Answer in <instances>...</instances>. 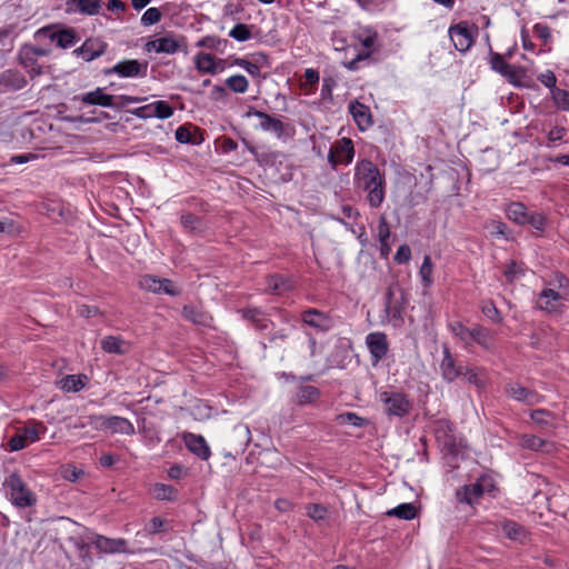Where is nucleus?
Instances as JSON below:
<instances>
[{
    "mask_svg": "<svg viewBox=\"0 0 569 569\" xmlns=\"http://www.w3.org/2000/svg\"><path fill=\"white\" fill-rule=\"evenodd\" d=\"M87 379L84 375H68L61 379L60 387L67 392H77L86 386Z\"/></svg>",
    "mask_w": 569,
    "mask_h": 569,
    "instance_id": "nucleus-37",
    "label": "nucleus"
},
{
    "mask_svg": "<svg viewBox=\"0 0 569 569\" xmlns=\"http://www.w3.org/2000/svg\"><path fill=\"white\" fill-rule=\"evenodd\" d=\"M148 71V62H140L136 59L123 60L114 64L106 73H117L121 78L146 77Z\"/></svg>",
    "mask_w": 569,
    "mask_h": 569,
    "instance_id": "nucleus-14",
    "label": "nucleus"
},
{
    "mask_svg": "<svg viewBox=\"0 0 569 569\" xmlns=\"http://www.w3.org/2000/svg\"><path fill=\"white\" fill-rule=\"evenodd\" d=\"M305 82H302L301 89L303 90L305 94H312L317 90V86L319 83V72L316 69L308 68L305 70Z\"/></svg>",
    "mask_w": 569,
    "mask_h": 569,
    "instance_id": "nucleus-40",
    "label": "nucleus"
},
{
    "mask_svg": "<svg viewBox=\"0 0 569 569\" xmlns=\"http://www.w3.org/2000/svg\"><path fill=\"white\" fill-rule=\"evenodd\" d=\"M246 117H257L259 118V129L262 131L271 132L277 138H282L284 136H292L295 130L293 128L288 124L283 123L281 119L273 117L264 111H260L254 109L253 107H250L248 111L246 112Z\"/></svg>",
    "mask_w": 569,
    "mask_h": 569,
    "instance_id": "nucleus-5",
    "label": "nucleus"
},
{
    "mask_svg": "<svg viewBox=\"0 0 569 569\" xmlns=\"http://www.w3.org/2000/svg\"><path fill=\"white\" fill-rule=\"evenodd\" d=\"M3 486L11 498H30V490L22 478L17 473H11L6 478Z\"/></svg>",
    "mask_w": 569,
    "mask_h": 569,
    "instance_id": "nucleus-24",
    "label": "nucleus"
},
{
    "mask_svg": "<svg viewBox=\"0 0 569 569\" xmlns=\"http://www.w3.org/2000/svg\"><path fill=\"white\" fill-rule=\"evenodd\" d=\"M353 183L357 189L367 193L368 204L377 209L386 198V177L371 160H360L356 163Z\"/></svg>",
    "mask_w": 569,
    "mask_h": 569,
    "instance_id": "nucleus-1",
    "label": "nucleus"
},
{
    "mask_svg": "<svg viewBox=\"0 0 569 569\" xmlns=\"http://www.w3.org/2000/svg\"><path fill=\"white\" fill-rule=\"evenodd\" d=\"M567 300L568 298L558 290L546 288L540 292L537 305L541 310L549 313H560L562 311L563 301Z\"/></svg>",
    "mask_w": 569,
    "mask_h": 569,
    "instance_id": "nucleus-13",
    "label": "nucleus"
},
{
    "mask_svg": "<svg viewBox=\"0 0 569 569\" xmlns=\"http://www.w3.org/2000/svg\"><path fill=\"white\" fill-rule=\"evenodd\" d=\"M140 288L153 292V293H160L161 288V278H158L152 274H144L139 280Z\"/></svg>",
    "mask_w": 569,
    "mask_h": 569,
    "instance_id": "nucleus-47",
    "label": "nucleus"
},
{
    "mask_svg": "<svg viewBox=\"0 0 569 569\" xmlns=\"http://www.w3.org/2000/svg\"><path fill=\"white\" fill-rule=\"evenodd\" d=\"M320 396L318 388L313 386H301L297 392V402L299 405H307L315 402Z\"/></svg>",
    "mask_w": 569,
    "mask_h": 569,
    "instance_id": "nucleus-41",
    "label": "nucleus"
},
{
    "mask_svg": "<svg viewBox=\"0 0 569 569\" xmlns=\"http://www.w3.org/2000/svg\"><path fill=\"white\" fill-rule=\"evenodd\" d=\"M337 419H338L339 423H341V425L348 423V425H351L355 427H362L366 423V419L358 416L355 412L341 413L338 416Z\"/></svg>",
    "mask_w": 569,
    "mask_h": 569,
    "instance_id": "nucleus-56",
    "label": "nucleus"
},
{
    "mask_svg": "<svg viewBox=\"0 0 569 569\" xmlns=\"http://www.w3.org/2000/svg\"><path fill=\"white\" fill-rule=\"evenodd\" d=\"M379 399L385 412L390 417L403 418L410 412L411 402L402 392L382 391Z\"/></svg>",
    "mask_w": 569,
    "mask_h": 569,
    "instance_id": "nucleus-7",
    "label": "nucleus"
},
{
    "mask_svg": "<svg viewBox=\"0 0 569 569\" xmlns=\"http://www.w3.org/2000/svg\"><path fill=\"white\" fill-rule=\"evenodd\" d=\"M106 431L127 436H132L136 432L132 422L129 421L127 418L119 416H108Z\"/></svg>",
    "mask_w": 569,
    "mask_h": 569,
    "instance_id": "nucleus-28",
    "label": "nucleus"
},
{
    "mask_svg": "<svg viewBox=\"0 0 569 569\" xmlns=\"http://www.w3.org/2000/svg\"><path fill=\"white\" fill-rule=\"evenodd\" d=\"M194 64L196 68L202 73H217L216 59L210 53L199 52L198 54H196Z\"/></svg>",
    "mask_w": 569,
    "mask_h": 569,
    "instance_id": "nucleus-36",
    "label": "nucleus"
},
{
    "mask_svg": "<svg viewBox=\"0 0 569 569\" xmlns=\"http://www.w3.org/2000/svg\"><path fill=\"white\" fill-rule=\"evenodd\" d=\"M552 99L556 106L565 111H569V92L559 88H553Z\"/></svg>",
    "mask_w": 569,
    "mask_h": 569,
    "instance_id": "nucleus-51",
    "label": "nucleus"
},
{
    "mask_svg": "<svg viewBox=\"0 0 569 569\" xmlns=\"http://www.w3.org/2000/svg\"><path fill=\"white\" fill-rule=\"evenodd\" d=\"M448 33L455 48L460 52H467L475 42L468 22L466 21L451 26Z\"/></svg>",
    "mask_w": 569,
    "mask_h": 569,
    "instance_id": "nucleus-12",
    "label": "nucleus"
},
{
    "mask_svg": "<svg viewBox=\"0 0 569 569\" xmlns=\"http://www.w3.org/2000/svg\"><path fill=\"white\" fill-rule=\"evenodd\" d=\"M448 328L467 348L472 346L473 327L468 328L460 321H451Z\"/></svg>",
    "mask_w": 569,
    "mask_h": 569,
    "instance_id": "nucleus-33",
    "label": "nucleus"
},
{
    "mask_svg": "<svg viewBox=\"0 0 569 569\" xmlns=\"http://www.w3.org/2000/svg\"><path fill=\"white\" fill-rule=\"evenodd\" d=\"M107 44L97 39H88L81 47L73 51L74 54L81 57L86 61H92L93 59L102 56L106 51Z\"/></svg>",
    "mask_w": 569,
    "mask_h": 569,
    "instance_id": "nucleus-21",
    "label": "nucleus"
},
{
    "mask_svg": "<svg viewBox=\"0 0 569 569\" xmlns=\"http://www.w3.org/2000/svg\"><path fill=\"white\" fill-rule=\"evenodd\" d=\"M21 231V227L11 218H0V233L8 236L18 234Z\"/></svg>",
    "mask_w": 569,
    "mask_h": 569,
    "instance_id": "nucleus-52",
    "label": "nucleus"
},
{
    "mask_svg": "<svg viewBox=\"0 0 569 569\" xmlns=\"http://www.w3.org/2000/svg\"><path fill=\"white\" fill-rule=\"evenodd\" d=\"M419 508L412 503H401L386 512L388 517H396L403 520H412L418 516Z\"/></svg>",
    "mask_w": 569,
    "mask_h": 569,
    "instance_id": "nucleus-35",
    "label": "nucleus"
},
{
    "mask_svg": "<svg viewBox=\"0 0 569 569\" xmlns=\"http://www.w3.org/2000/svg\"><path fill=\"white\" fill-rule=\"evenodd\" d=\"M508 218L519 224L527 223L526 207L520 202H512L507 210Z\"/></svg>",
    "mask_w": 569,
    "mask_h": 569,
    "instance_id": "nucleus-43",
    "label": "nucleus"
},
{
    "mask_svg": "<svg viewBox=\"0 0 569 569\" xmlns=\"http://www.w3.org/2000/svg\"><path fill=\"white\" fill-rule=\"evenodd\" d=\"M101 349L107 353L124 355L129 351V343L120 337L107 336L100 341Z\"/></svg>",
    "mask_w": 569,
    "mask_h": 569,
    "instance_id": "nucleus-30",
    "label": "nucleus"
},
{
    "mask_svg": "<svg viewBox=\"0 0 569 569\" xmlns=\"http://www.w3.org/2000/svg\"><path fill=\"white\" fill-rule=\"evenodd\" d=\"M553 286L556 290L561 292L563 296L569 298V278L565 274L558 272L555 274V282Z\"/></svg>",
    "mask_w": 569,
    "mask_h": 569,
    "instance_id": "nucleus-61",
    "label": "nucleus"
},
{
    "mask_svg": "<svg viewBox=\"0 0 569 569\" xmlns=\"http://www.w3.org/2000/svg\"><path fill=\"white\" fill-rule=\"evenodd\" d=\"M187 50L186 40L183 37L176 38L167 36L147 42L146 50L148 52L154 51L157 53L173 54L180 50Z\"/></svg>",
    "mask_w": 569,
    "mask_h": 569,
    "instance_id": "nucleus-11",
    "label": "nucleus"
},
{
    "mask_svg": "<svg viewBox=\"0 0 569 569\" xmlns=\"http://www.w3.org/2000/svg\"><path fill=\"white\" fill-rule=\"evenodd\" d=\"M186 447L202 460H208L211 451L206 439L200 435L188 432L183 436Z\"/></svg>",
    "mask_w": 569,
    "mask_h": 569,
    "instance_id": "nucleus-19",
    "label": "nucleus"
},
{
    "mask_svg": "<svg viewBox=\"0 0 569 569\" xmlns=\"http://www.w3.org/2000/svg\"><path fill=\"white\" fill-rule=\"evenodd\" d=\"M79 99L87 106L114 107L113 96L104 93L101 88L83 93Z\"/></svg>",
    "mask_w": 569,
    "mask_h": 569,
    "instance_id": "nucleus-26",
    "label": "nucleus"
},
{
    "mask_svg": "<svg viewBox=\"0 0 569 569\" xmlns=\"http://www.w3.org/2000/svg\"><path fill=\"white\" fill-rule=\"evenodd\" d=\"M229 37L232 39L243 42L252 37L250 27L244 23H237L229 32Z\"/></svg>",
    "mask_w": 569,
    "mask_h": 569,
    "instance_id": "nucleus-49",
    "label": "nucleus"
},
{
    "mask_svg": "<svg viewBox=\"0 0 569 569\" xmlns=\"http://www.w3.org/2000/svg\"><path fill=\"white\" fill-rule=\"evenodd\" d=\"M107 418L108 416L103 415H91L87 417V423L93 430L106 431Z\"/></svg>",
    "mask_w": 569,
    "mask_h": 569,
    "instance_id": "nucleus-59",
    "label": "nucleus"
},
{
    "mask_svg": "<svg viewBox=\"0 0 569 569\" xmlns=\"http://www.w3.org/2000/svg\"><path fill=\"white\" fill-rule=\"evenodd\" d=\"M36 39L47 38L51 42H56L59 48L67 49L72 47L77 41H79V37L72 28L59 29L56 30L53 27H43L39 29L36 34Z\"/></svg>",
    "mask_w": 569,
    "mask_h": 569,
    "instance_id": "nucleus-8",
    "label": "nucleus"
},
{
    "mask_svg": "<svg viewBox=\"0 0 569 569\" xmlns=\"http://www.w3.org/2000/svg\"><path fill=\"white\" fill-rule=\"evenodd\" d=\"M153 114L159 119H168L173 114V108L163 100L154 101Z\"/></svg>",
    "mask_w": 569,
    "mask_h": 569,
    "instance_id": "nucleus-53",
    "label": "nucleus"
},
{
    "mask_svg": "<svg viewBox=\"0 0 569 569\" xmlns=\"http://www.w3.org/2000/svg\"><path fill=\"white\" fill-rule=\"evenodd\" d=\"M489 66L491 70L496 71L497 73L501 74L503 78H506L510 83L516 84L519 81V72L518 69L509 64L505 56L490 50L489 52Z\"/></svg>",
    "mask_w": 569,
    "mask_h": 569,
    "instance_id": "nucleus-15",
    "label": "nucleus"
},
{
    "mask_svg": "<svg viewBox=\"0 0 569 569\" xmlns=\"http://www.w3.org/2000/svg\"><path fill=\"white\" fill-rule=\"evenodd\" d=\"M499 488L492 475L483 473L472 485H465L457 490V498H471L480 496H497Z\"/></svg>",
    "mask_w": 569,
    "mask_h": 569,
    "instance_id": "nucleus-6",
    "label": "nucleus"
},
{
    "mask_svg": "<svg viewBox=\"0 0 569 569\" xmlns=\"http://www.w3.org/2000/svg\"><path fill=\"white\" fill-rule=\"evenodd\" d=\"M433 433L442 450H446L449 456L456 458L463 445L462 440L456 436L452 422L446 419L435 421Z\"/></svg>",
    "mask_w": 569,
    "mask_h": 569,
    "instance_id": "nucleus-3",
    "label": "nucleus"
},
{
    "mask_svg": "<svg viewBox=\"0 0 569 569\" xmlns=\"http://www.w3.org/2000/svg\"><path fill=\"white\" fill-rule=\"evenodd\" d=\"M268 291L280 295L290 289L289 282L281 274H272L267 280Z\"/></svg>",
    "mask_w": 569,
    "mask_h": 569,
    "instance_id": "nucleus-42",
    "label": "nucleus"
},
{
    "mask_svg": "<svg viewBox=\"0 0 569 569\" xmlns=\"http://www.w3.org/2000/svg\"><path fill=\"white\" fill-rule=\"evenodd\" d=\"M519 443L522 448L530 449L533 451H550L551 443H548L546 440L533 436V435H522L519 437Z\"/></svg>",
    "mask_w": 569,
    "mask_h": 569,
    "instance_id": "nucleus-34",
    "label": "nucleus"
},
{
    "mask_svg": "<svg viewBox=\"0 0 569 569\" xmlns=\"http://www.w3.org/2000/svg\"><path fill=\"white\" fill-rule=\"evenodd\" d=\"M227 87L236 93H244L248 90L249 82L242 74H233L226 80Z\"/></svg>",
    "mask_w": 569,
    "mask_h": 569,
    "instance_id": "nucleus-45",
    "label": "nucleus"
},
{
    "mask_svg": "<svg viewBox=\"0 0 569 569\" xmlns=\"http://www.w3.org/2000/svg\"><path fill=\"white\" fill-rule=\"evenodd\" d=\"M181 224L188 230H198L201 227V220L193 213H186L181 216Z\"/></svg>",
    "mask_w": 569,
    "mask_h": 569,
    "instance_id": "nucleus-62",
    "label": "nucleus"
},
{
    "mask_svg": "<svg viewBox=\"0 0 569 569\" xmlns=\"http://www.w3.org/2000/svg\"><path fill=\"white\" fill-rule=\"evenodd\" d=\"M411 259V249L408 244H401L395 257H393V260L399 263V264H403V263H408Z\"/></svg>",
    "mask_w": 569,
    "mask_h": 569,
    "instance_id": "nucleus-64",
    "label": "nucleus"
},
{
    "mask_svg": "<svg viewBox=\"0 0 569 569\" xmlns=\"http://www.w3.org/2000/svg\"><path fill=\"white\" fill-rule=\"evenodd\" d=\"M366 345L373 365H377L382 358H385L389 350L387 336L380 331L369 333L366 337Z\"/></svg>",
    "mask_w": 569,
    "mask_h": 569,
    "instance_id": "nucleus-16",
    "label": "nucleus"
},
{
    "mask_svg": "<svg viewBox=\"0 0 569 569\" xmlns=\"http://www.w3.org/2000/svg\"><path fill=\"white\" fill-rule=\"evenodd\" d=\"M91 546H94L96 549L103 555H114V553H132L130 550L128 541L123 538H109L102 535L93 533L88 537Z\"/></svg>",
    "mask_w": 569,
    "mask_h": 569,
    "instance_id": "nucleus-9",
    "label": "nucleus"
},
{
    "mask_svg": "<svg viewBox=\"0 0 569 569\" xmlns=\"http://www.w3.org/2000/svg\"><path fill=\"white\" fill-rule=\"evenodd\" d=\"M171 529L170 522L161 517H153L150 519L142 530L144 535H158Z\"/></svg>",
    "mask_w": 569,
    "mask_h": 569,
    "instance_id": "nucleus-39",
    "label": "nucleus"
},
{
    "mask_svg": "<svg viewBox=\"0 0 569 569\" xmlns=\"http://www.w3.org/2000/svg\"><path fill=\"white\" fill-rule=\"evenodd\" d=\"M234 64H237L238 67L244 69L250 76H252L254 78H258L260 76V70L261 69L254 62L248 61V60H246L243 58H238V59H236Z\"/></svg>",
    "mask_w": 569,
    "mask_h": 569,
    "instance_id": "nucleus-60",
    "label": "nucleus"
},
{
    "mask_svg": "<svg viewBox=\"0 0 569 569\" xmlns=\"http://www.w3.org/2000/svg\"><path fill=\"white\" fill-rule=\"evenodd\" d=\"M441 375L448 382L455 381L463 373V366L457 365L448 348L443 349V358L440 363Z\"/></svg>",
    "mask_w": 569,
    "mask_h": 569,
    "instance_id": "nucleus-22",
    "label": "nucleus"
},
{
    "mask_svg": "<svg viewBox=\"0 0 569 569\" xmlns=\"http://www.w3.org/2000/svg\"><path fill=\"white\" fill-rule=\"evenodd\" d=\"M11 509L17 515H19L22 519L30 522L32 521V507L34 506L37 500H10Z\"/></svg>",
    "mask_w": 569,
    "mask_h": 569,
    "instance_id": "nucleus-38",
    "label": "nucleus"
},
{
    "mask_svg": "<svg viewBox=\"0 0 569 569\" xmlns=\"http://www.w3.org/2000/svg\"><path fill=\"white\" fill-rule=\"evenodd\" d=\"M349 112L361 131L372 126V117L368 106L355 100L349 103Z\"/></svg>",
    "mask_w": 569,
    "mask_h": 569,
    "instance_id": "nucleus-20",
    "label": "nucleus"
},
{
    "mask_svg": "<svg viewBox=\"0 0 569 569\" xmlns=\"http://www.w3.org/2000/svg\"><path fill=\"white\" fill-rule=\"evenodd\" d=\"M162 18V13L158 8H149L141 17V23L144 27L158 23Z\"/></svg>",
    "mask_w": 569,
    "mask_h": 569,
    "instance_id": "nucleus-55",
    "label": "nucleus"
},
{
    "mask_svg": "<svg viewBox=\"0 0 569 569\" xmlns=\"http://www.w3.org/2000/svg\"><path fill=\"white\" fill-rule=\"evenodd\" d=\"M462 376L467 379L469 383H473L478 387L483 386V381L481 379V371L477 368L463 367Z\"/></svg>",
    "mask_w": 569,
    "mask_h": 569,
    "instance_id": "nucleus-58",
    "label": "nucleus"
},
{
    "mask_svg": "<svg viewBox=\"0 0 569 569\" xmlns=\"http://www.w3.org/2000/svg\"><path fill=\"white\" fill-rule=\"evenodd\" d=\"M530 418L537 425L543 426V425H549L550 419H553V415H552V412H550L546 409H537L530 413Z\"/></svg>",
    "mask_w": 569,
    "mask_h": 569,
    "instance_id": "nucleus-57",
    "label": "nucleus"
},
{
    "mask_svg": "<svg viewBox=\"0 0 569 569\" xmlns=\"http://www.w3.org/2000/svg\"><path fill=\"white\" fill-rule=\"evenodd\" d=\"M60 549L69 561L68 569L92 568L93 557L90 552L91 543L88 538L81 535L70 536L63 543H60Z\"/></svg>",
    "mask_w": 569,
    "mask_h": 569,
    "instance_id": "nucleus-2",
    "label": "nucleus"
},
{
    "mask_svg": "<svg viewBox=\"0 0 569 569\" xmlns=\"http://www.w3.org/2000/svg\"><path fill=\"white\" fill-rule=\"evenodd\" d=\"M477 343L485 350L491 351L496 347V338L491 330L480 325L473 326L472 345Z\"/></svg>",
    "mask_w": 569,
    "mask_h": 569,
    "instance_id": "nucleus-29",
    "label": "nucleus"
},
{
    "mask_svg": "<svg viewBox=\"0 0 569 569\" xmlns=\"http://www.w3.org/2000/svg\"><path fill=\"white\" fill-rule=\"evenodd\" d=\"M501 528L505 536L512 541L525 545L529 539L528 530L516 521L505 520Z\"/></svg>",
    "mask_w": 569,
    "mask_h": 569,
    "instance_id": "nucleus-27",
    "label": "nucleus"
},
{
    "mask_svg": "<svg viewBox=\"0 0 569 569\" xmlns=\"http://www.w3.org/2000/svg\"><path fill=\"white\" fill-rule=\"evenodd\" d=\"M482 313L493 323H501L502 317L499 309L491 300H485L481 303Z\"/></svg>",
    "mask_w": 569,
    "mask_h": 569,
    "instance_id": "nucleus-46",
    "label": "nucleus"
},
{
    "mask_svg": "<svg viewBox=\"0 0 569 569\" xmlns=\"http://www.w3.org/2000/svg\"><path fill=\"white\" fill-rule=\"evenodd\" d=\"M182 317L194 325L203 327H209L212 321V317L210 315L193 306H184L182 308Z\"/></svg>",
    "mask_w": 569,
    "mask_h": 569,
    "instance_id": "nucleus-31",
    "label": "nucleus"
},
{
    "mask_svg": "<svg viewBox=\"0 0 569 569\" xmlns=\"http://www.w3.org/2000/svg\"><path fill=\"white\" fill-rule=\"evenodd\" d=\"M328 513V509L321 503H310L307 507V515L315 521L325 520Z\"/></svg>",
    "mask_w": 569,
    "mask_h": 569,
    "instance_id": "nucleus-54",
    "label": "nucleus"
},
{
    "mask_svg": "<svg viewBox=\"0 0 569 569\" xmlns=\"http://www.w3.org/2000/svg\"><path fill=\"white\" fill-rule=\"evenodd\" d=\"M19 62L33 78L42 73V67L38 63V58L31 54L30 50H24L22 47L19 50Z\"/></svg>",
    "mask_w": 569,
    "mask_h": 569,
    "instance_id": "nucleus-32",
    "label": "nucleus"
},
{
    "mask_svg": "<svg viewBox=\"0 0 569 569\" xmlns=\"http://www.w3.org/2000/svg\"><path fill=\"white\" fill-rule=\"evenodd\" d=\"M67 12H80L82 14L96 16L101 9L100 0H67Z\"/></svg>",
    "mask_w": 569,
    "mask_h": 569,
    "instance_id": "nucleus-25",
    "label": "nucleus"
},
{
    "mask_svg": "<svg viewBox=\"0 0 569 569\" xmlns=\"http://www.w3.org/2000/svg\"><path fill=\"white\" fill-rule=\"evenodd\" d=\"M385 310L393 319L401 318L402 307L397 301H393V291L390 288L386 292Z\"/></svg>",
    "mask_w": 569,
    "mask_h": 569,
    "instance_id": "nucleus-44",
    "label": "nucleus"
},
{
    "mask_svg": "<svg viewBox=\"0 0 569 569\" xmlns=\"http://www.w3.org/2000/svg\"><path fill=\"white\" fill-rule=\"evenodd\" d=\"M506 393L513 400L533 406L541 401V396L535 390L528 389L518 382H509L506 386Z\"/></svg>",
    "mask_w": 569,
    "mask_h": 569,
    "instance_id": "nucleus-18",
    "label": "nucleus"
},
{
    "mask_svg": "<svg viewBox=\"0 0 569 569\" xmlns=\"http://www.w3.org/2000/svg\"><path fill=\"white\" fill-rule=\"evenodd\" d=\"M26 84V78L18 71L6 70L0 74V92L21 90Z\"/></svg>",
    "mask_w": 569,
    "mask_h": 569,
    "instance_id": "nucleus-23",
    "label": "nucleus"
},
{
    "mask_svg": "<svg viewBox=\"0 0 569 569\" xmlns=\"http://www.w3.org/2000/svg\"><path fill=\"white\" fill-rule=\"evenodd\" d=\"M355 156L353 142L350 138H341L331 147L328 161L336 168L338 164H349Z\"/></svg>",
    "mask_w": 569,
    "mask_h": 569,
    "instance_id": "nucleus-10",
    "label": "nucleus"
},
{
    "mask_svg": "<svg viewBox=\"0 0 569 569\" xmlns=\"http://www.w3.org/2000/svg\"><path fill=\"white\" fill-rule=\"evenodd\" d=\"M390 238V228L387 221L386 216H380L378 223V239L380 242V247L383 250V247H388V241Z\"/></svg>",
    "mask_w": 569,
    "mask_h": 569,
    "instance_id": "nucleus-50",
    "label": "nucleus"
},
{
    "mask_svg": "<svg viewBox=\"0 0 569 569\" xmlns=\"http://www.w3.org/2000/svg\"><path fill=\"white\" fill-rule=\"evenodd\" d=\"M47 431L43 422L38 420H29L24 427L10 438L8 445L10 451H19L24 449L28 445L34 443L41 439Z\"/></svg>",
    "mask_w": 569,
    "mask_h": 569,
    "instance_id": "nucleus-4",
    "label": "nucleus"
},
{
    "mask_svg": "<svg viewBox=\"0 0 569 569\" xmlns=\"http://www.w3.org/2000/svg\"><path fill=\"white\" fill-rule=\"evenodd\" d=\"M301 320L307 326L315 328L320 332H327L333 327L331 317L318 309L310 308L301 313Z\"/></svg>",
    "mask_w": 569,
    "mask_h": 569,
    "instance_id": "nucleus-17",
    "label": "nucleus"
},
{
    "mask_svg": "<svg viewBox=\"0 0 569 569\" xmlns=\"http://www.w3.org/2000/svg\"><path fill=\"white\" fill-rule=\"evenodd\" d=\"M432 272H433V263L431 260V257L429 254H426L422 261V264L419 270V274L426 284V287H429L432 282Z\"/></svg>",
    "mask_w": 569,
    "mask_h": 569,
    "instance_id": "nucleus-48",
    "label": "nucleus"
},
{
    "mask_svg": "<svg viewBox=\"0 0 569 569\" xmlns=\"http://www.w3.org/2000/svg\"><path fill=\"white\" fill-rule=\"evenodd\" d=\"M290 339V332L287 329H280L274 331L270 338V343L274 345L276 347H281L283 343L288 342Z\"/></svg>",
    "mask_w": 569,
    "mask_h": 569,
    "instance_id": "nucleus-63",
    "label": "nucleus"
}]
</instances>
